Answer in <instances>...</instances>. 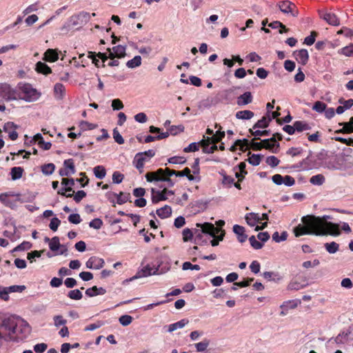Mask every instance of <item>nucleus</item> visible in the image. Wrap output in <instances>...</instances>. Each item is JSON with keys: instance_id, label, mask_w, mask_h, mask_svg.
Masks as SVG:
<instances>
[{"instance_id": "57", "label": "nucleus", "mask_w": 353, "mask_h": 353, "mask_svg": "<svg viewBox=\"0 0 353 353\" xmlns=\"http://www.w3.org/2000/svg\"><path fill=\"white\" fill-rule=\"evenodd\" d=\"M60 223L61 221L58 218L54 217L51 219L49 227L52 231L55 232L57 230Z\"/></svg>"}, {"instance_id": "15", "label": "nucleus", "mask_w": 353, "mask_h": 353, "mask_svg": "<svg viewBox=\"0 0 353 353\" xmlns=\"http://www.w3.org/2000/svg\"><path fill=\"white\" fill-rule=\"evenodd\" d=\"M43 55V59L48 62H54L59 59L58 52L54 49H48Z\"/></svg>"}, {"instance_id": "49", "label": "nucleus", "mask_w": 353, "mask_h": 353, "mask_svg": "<svg viewBox=\"0 0 353 353\" xmlns=\"http://www.w3.org/2000/svg\"><path fill=\"white\" fill-rule=\"evenodd\" d=\"M119 323L123 325V326H127L128 325H130L131 323H132V317L130 315H123L121 316L119 319Z\"/></svg>"}, {"instance_id": "17", "label": "nucleus", "mask_w": 353, "mask_h": 353, "mask_svg": "<svg viewBox=\"0 0 353 353\" xmlns=\"http://www.w3.org/2000/svg\"><path fill=\"white\" fill-rule=\"evenodd\" d=\"M321 17L327 21L330 25L332 26H339V19L337 16L332 12H327L325 13Z\"/></svg>"}, {"instance_id": "46", "label": "nucleus", "mask_w": 353, "mask_h": 353, "mask_svg": "<svg viewBox=\"0 0 353 353\" xmlns=\"http://www.w3.org/2000/svg\"><path fill=\"white\" fill-rule=\"evenodd\" d=\"M201 146V141L199 143H192L188 147L185 148L183 151L185 152H195L199 150Z\"/></svg>"}, {"instance_id": "8", "label": "nucleus", "mask_w": 353, "mask_h": 353, "mask_svg": "<svg viewBox=\"0 0 353 353\" xmlns=\"http://www.w3.org/2000/svg\"><path fill=\"white\" fill-rule=\"evenodd\" d=\"M104 263L105 262L103 259L97 256H92L88 260L85 265L89 269L99 270L103 268Z\"/></svg>"}, {"instance_id": "59", "label": "nucleus", "mask_w": 353, "mask_h": 353, "mask_svg": "<svg viewBox=\"0 0 353 353\" xmlns=\"http://www.w3.org/2000/svg\"><path fill=\"white\" fill-rule=\"evenodd\" d=\"M339 103L343 105L345 110H348L353 106V99H350L348 100L340 99L339 100Z\"/></svg>"}, {"instance_id": "45", "label": "nucleus", "mask_w": 353, "mask_h": 353, "mask_svg": "<svg viewBox=\"0 0 353 353\" xmlns=\"http://www.w3.org/2000/svg\"><path fill=\"white\" fill-rule=\"evenodd\" d=\"M265 162L268 165H269L272 168H274L279 164L280 161H279V159H278L277 157H276L274 156H270V157H268L266 158Z\"/></svg>"}, {"instance_id": "40", "label": "nucleus", "mask_w": 353, "mask_h": 353, "mask_svg": "<svg viewBox=\"0 0 353 353\" xmlns=\"http://www.w3.org/2000/svg\"><path fill=\"white\" fill-rule=\"evenodd\" d=\"M54 325L55 327H59L61 325L66 324L67 321L63 317L62 315H55L53 317Z\"/></svg>"}, {"instance_id": "3", "label": "nucleus", "mask_w": 353, "mask_h": 353, "mask_svg": "<svg viewBox=\"0 0 353 353\" xmlns=\"http://www.w3.org/2000/svg\"><path fill=\"white\" fill-rule=\"evenodd\" d=\"M196 227L201 228V233L208 234L214 238L211 241V245L212 246L218 245L219 241L223 239L225 231L223 230L214 227V225L212 223H196Z\"/></svg>"}, {"instance_id": "30", "label": "nucleus", "mask_w": 353, "mask_h": 353, "mask_svg": "<svg viewBox=\"0 0 353 353\" xmlns=\"http://www.w3.org/2000/svg\"><path fill=\"white\" fill-rule=\"evenodd\" d=\"M94 174L97 179H102L106 175V170L102 165H97L93 169Z\"/></svg>"}, {"instance_id": "5", "label": "nucleus", "mask_w": 353, "mask_h": 353, "mask_svg": "<svg viewBox=\"0 0 353 353\" xmlns=\"http://www.w3.org/2000/svg\"><path fill=\"white\" fill-rule=\"evenodd\" d=\"M278 6L280 10L285 14H290L294 17H297L299 14L296 6L290 1H281L279 3Z\"/></svg>"}, {"instance_id": "12", "label": "nucleus", "mask_w": 353, "mask_h": 353, "mask_svg": "<svg viewBox=\"0 0 353 353\" xmlns=\"http://www.w3.org/2000/svg\"><path fill=\"white\" fill-rule=\"evenodd\" d=\"M261 143H263V148L272 150V152L274 153L277 152V148L279 147V143L276 142L275 137L264 139L261 141Z\"/></svg>"}, {"instance_id": "44", "label": "nucleus", "mask_w": 353, "mask_h": 353, "mask_svg": "<svg viewBox=\"0 0 353 353\" xmlns=\"http://www.w3.org/2000/svg\"><path fill=\"white\" fill-rule=\"evenodd\" d=\"M339 52L346 57H353V45L341 48Z\"/></svg>"}, {"instance_id": "43", "label": "nucleus", "mask_w": 353, "mask_h": 353, "mask_svg": "<svg viewBox=\"0 0 353 353\" xmlns=\"http://www.w3.org/2000/svg\"><path fill=\"white\" fill-rule=\"evenodd\" d=\"M68 297L73 300H80L83 295L79 290H70L68 294Z\"/></svg>"}, {"instance_id": "21", "label": "nucleus", "mask_w": 353, "mask_h": 353, "mask_svg": "<svg viewBox=\"0 0 353 353\" xmlns=\"http://www.w3.org/2000/svg\"><path fill=\"white\" fill-rule=\"evenodd\" d=\"M245 221L250 226H254L257 223L260 222V216L259 214L250 212L245 215Z\"/></svg>"}, {"instance_id": "38", "label": "nucleus", "mask_w": 353, "mask_h": 353, "mask_svg": "<svg viewBox=\"0 0 353 353\" xmlns=\"http://www.w3.org/2000/svg\"><path fill=\"white\" fill-rule=\"evenodd\" d=\"M295 130L298 132H302L310 129L309 125L305 122L297 121L294 123Z\"/></svg>"}, {"instance_id": "13", "label": "nucleus", "mask_w": 353, "mask_h": 353, "mask_svg": "<svg viewBox=\"0 0 353 353\" xmlns=\"http://www.w3.org/2000/svg\"><path fill=\"white\" fill-rule=\"evenodd\" d=\"M252 100V93L250 92H245L237 97L236 103L239 106H244L251 103Z\"/></svg>"}, {"instance_id": "11", "label": "nucleus", "mask_w": 353, "mask_h": 353, "mask_svg": "<svg viewBox=\"0 0 353 353\" xmlns=\"http://www.w3.org/2000/svg\"><path fill=\"white\" fill-rule=\"evenodd\" d=\"M17 127L13 122H7L3 126L4 131L8 133L9 138L12 141L16 140L18 137V134L15 131Z\"/></svg>"}, {"instance_id": "9", "label": "nucleus", "mask_w": 353, "mask_h": 353, "mask_svg": "<svg viewBox=\"0 0 353 353\" xmlns=\"http://www.w3.org/2000/svg\"><path fill=\"white\" fill-rule=\"evenodd\" d=\"M296 60L302 65H305L309 59L308 52L305 49L296 50L293 53Z\"/></svg>"}, {"instance_id": "2", "label": "nucleus", "mask_w": 353, "mask_h": 353, "mask_svg": "<svg viewBox=\"0 0 353 353\" xmlns=\"http://www.w3.org/2000/svg\"><path fill=\"white\" fill-rule=\"evenodd\" d=\"M175 175L176 176H187L189 181H194V177L191 174L190 169L185 168L182 171H175L169 168L162 169L159 168L155 172H149L145 174V179L148 182L154 181H165L171 182V176Z\"/></svg>"}, {"instance_id": "54", "label": "nucleus", "mask_w": 353, "mask_h": 353, "mask_svg": "<svg viewBox=\"0 0 353 353\" xmlns=\"http://www.w3.org/2000/svg\"><path fill=\"white\" fill-rule=\"evenodd\" d=\"M257 139H259V138H256L255 137L252 141L249 144H248V146L250 145V147L252 148V150H256V151H258V150H261V149H263V143L261 142H255L254 141L255 140H257Z\"/></svg>"}, {"instance_id": "35", "label": "nucleus", "mask_w": 353, "mask_h": 353, "mask_svg": "<svg viewBox=\"0 0 353 353\" xmlns=\"http://www.w3.org/2000/svg\"><path fill=\"white\" fill-rule=\"evenodd\" d=\"M141 64V57L139 55L135 56L132 59L126 63V65L129 68H134Z\"/></svg>"}, {"instance_id": "29", "label": "nucleus", "mask_w": 353, "mask_h": 353, "mask_svg": "<svg viewBox=\"0 0 353 353\" xmlns=\"http://www.w3.org/2000/svg\"><path fill=\"white\" fill-rule=\"evenodd\" d=\"M324 247L326 251L330 254H334L339 250V245L334 241L325 243Z\"/></svg>"}, {"instance_id": "60", "label": "nucleus", "mask_w": 353, "mask_h": 353, "mask_svg": "<svg viewBox=\"0 0 353 353\" xmlns=\"http://www.w3.org/2000/svg\"><path fill=\"white\" fill-rule=\"evenodd\" d=\"M183 240L186 242L192 239L193 234L189 228H185L183 230Z\"/></svg>"}, {"instance_id": "64", "label": "nucleus", "mask_w": 353, "mask_h": 353, "mask_svg": "<svg viewBox=\"0 0 353 353\" xmlns=\"http://www.w3.org/2000/svg\"><path fill=\"white\" fill-rule=\"evenodd\" d=\"M47 347H48V345L46 343H38L34 346V350L37 353H43L46 350Z\"/></svg>"}, {"instance_id": "51", "label": "nucleus", "mask_w": 353, "mask_h": 353, "mask_svg": "<svg viewBox=\"0 0 353 353\" xmlns=\"http://www.w3.org/2000/svg\"><path fill=\"white\" fill-rule=\"evenodd\" d=\"M32 244L28 241H23L20 245H17L14 250L13 252L15 251H22L27 250L30 249Z\"/></svg>"}, {"instance_id": "63", "label": "nucleus", "mask_w": 353, "mask_h": 353, "mask_svg": "<svg viewBox=\"0 0 353 353\" xmlns=\"http://www.w3.org/2000/svg\"><path fill=\"white\" fill-rule=\"evenodd\" d=\"M68 221L71 223L79 224L81 221V219L79 214H72L68 216Z\"/></svg>"}, {"instance_id": "37", "label": "nucleus", "mask_w": 353, "mask_h": 353, "mask_svg": "<svg viewBox=\"0 0 353 353\" xmlns=\"http://www.w3.org/2000/svg\"><path fill=\"white\" fill-rule=\"evenodd\" d=\"M55 169V165L53 163H47L41 167V171L45 175L52 174Z\"/></svg>"}, {"instance_id": "7", "label": "nucleus", "mask_w": 353, "mask_h": 353, "mask_svg": "<svg viewBox=\"0 0 353 353\" xmlns=\"http://www.w3.org/2000/svg\"><path fill=\"white\" fill-rule=\"evenodd\" d=\"M216 143H214L212 138L210 137L203 136V139L201 141V146L203 148V152L205 153H213L217 150Z\"/></svg>"}, {"instance_id": "53", "label": "nucleus", "mask_w": 353, "mask_h": 353, "mask_svg": "<svg viewBox=\"0 0 353 353\" xmlns=\"http://www.w3.org/2000/svg\"><path fill=\"white\" fill-rule=\"evenodd\" d=\"M252 247L256 250L261 249L263 247V243L257 241L254 236H252L249 239Z\"/></svg>"}, {"instance_id": "10", "label": "nucleus", "mask_w": 353, "mask_h": 353, "mask_svg": "<svg viewBox=\"0 0 353 353\" xmlns=\"http://www.w3.org/2000/svg\"><path fill=\"white\" fill-rule=\"evenodd\" d=\"M108 50L109 51V58L111 59H113L114 57L122 58L125 55V47L121 45L113 47L112 52H111L110 48Z\"/></svg>"}, {"instance_id": "48", "label": "nucleus", "mask_w": 353, "mask_h": 353, "mask_svg": "<svg viewBox=\"0 0 353 353\" xmlns=\"http://www.w3.org/2000/svg\"><path fill=\"white\" fill-rule=\"evenodd\" d=\"M300 303V301H299ZM298 305V301H288L286 302H284L281 305V307L285 308L287 310L288 309H294Z\"/></svg>"}, {"instance_id": "22", "label": "nucleus", "mask_w": 353, "mask_h": 353, "mask_svg": "<svg viewBox=\"0 0 353 353\" xmlns=\"http://www.w3.org/2000/svg\"><path fill=\"white\" fill-rule=\"evenodd\" d=\"M248 144L249 141L248 139H238L235 141L234 144L230 147V150L234 152L236 150V147L238 146L241 151H245L248 147Z\"/></svg>"}, {"instance_id": "31", "label": "nucleus", "mask_w": 353, "mask_h": 353, "mask_svg": "<svg viewBox=\"0 0 353 353\" xmlns=\"http://www.w3.org/2000/svg\"><path fill=\"white\" fill-rule=\"evenodd\" d=\"M325 181V178L321 174H319L312 176L310 179V182L312 184L316 185H323Z\"/></svg>"}, {"instance_id": "52", "label": "nucleus", "mask_w": 353, "mask_h": 353, "mask_svg": "<svg viewBox=\"0 0 353 353\" xmlns=\"http://www.w3.org/2000/svg\"><path fill=\"white\" fill-rule=\"evenodd\" d=\"M10 291L8 288L0 286V299L8 301Z\"/></svg>"}, {"instance_id": "50", "label": "nucleus", "mask_w": 353, "mask_h": 353, "mask_svg": "<svg viewBox=\"0 0 353 353\" xmlns=\"http://www.w3.org/2000/svg\"><path fill=\"white\" fill-rule=\"evenodd\" d=\"M186 159L183 157H172L168 159V163L172 164H183Z\"/></svg>"}, {"instance_id": "58", "label": "nucleus", "mask_w": 353, "mask_h": 353, "mask_svg": "<svg viewBox=\"0 0 353 353\" xmlns=\"http://www.w3.org/2000/svg\"><path fill=\"white\" fill-rule=\"evenodd\" d=\"M124 178L123 174H121L119 172H114L112 174V181L114 183H121Z\"/></svg>"}, {"instance_id": "20", "label": "nucleus", "mask_w": 353, "mask_h": 353, "mask_svg": "<svg viewBox=\"0 0 353 353\" xmlns=\"http://www.w3.org/2000/svg\"><path fill=\"white\" fill-rule=\"evenodd\" d=\"M158 271V268H152L149 265L145 266L144 268L142 269V274H141L140 272L138 273L137 275L133 276L131 280H134L137 278H140L141 276H148L150 275H153L157 274Z\"/></svg>"}, {"instance_id": "39", "label": "nucleus", "mask_w": 353, "mask_h": 353, "mask_svg": "<svg viewBox=\"0 0 353 353\" xmlns=\"http://www.w3.org/2000/svg\"><path fill=\"white\" fill-rule=\"evenodd\" d=\"M263 156L261 155V154H252L249 159H248V161L250 164H252V165H254V166H256V165H259L261 163V158L263 157Z\"/></svg>"}, {"instance_id": "26", "label": "nucleus", "mask_w": 353, "mask_h": 353, "mask_svg": "<svg viewBox=\"0 0 353 353\" xmlns=\"http://www.w3.org/2000/svg\"><path fill=\"white\" fill-rule=\"evenodd\" d=\"M54 97L57 99H61L65 93V87L63 84L57 83L54 86Z\"/></svg>"}, {"instance_id": "24", "label": "nucleus", "mask_w": 353, "mask_h": 353, "mask_svg": "<svg viewBox=\"0 0 353 353\" xmlns=\"http://www.w3.org/2000/svg\"><path fill=\"white\" fill-rule=\"evenodd\" d=\"M157 215L161 219L169 217L172 214V208L170 206L165 205L157 210Z\"/></svg>"}, {"instance_id": "47", "label": "nucleus", "mask_w": 353, "mask_h": 353, "mask_svg": "<svg viewBox=\"0 0 353 353\" xmlns=\"http://www.w3.org/2000/svg\"><path fill=\"white\" fill-rule=\"evenodd\" d=\"M64 167L72 172V174H74L75 172V167L74 165V161L72 159H69L65 160L63 162Z\"/></svg>"}, {"instance_id": "56", "label": "nucleus", "mask_w": 353, "mask_h": 353, "mask_svg": "<svg viewBox=\"0 0 353 353\" xmlns=\"http://www.w3.org/2000/svg\"><path fill=\"white\" fill-rule=\"evenodd\" d=\"M182 269L183 270H199L201 269L199 265H192L190 262H184L182 265Z\"/></svg>"}, {"instance_id": "19", "label": "nucleus", "mask_w": 353, "mask_h": 353, "mask_svg": "<svg viewBox=\"0 0 353 353\" xmlns=\"http://www.w3.org/2000/svg\"><path fill=\"white\" fill-rule=\"evenodd\" d=\"M105 292L106 290L104 288L93 286L86 290L85 294L90 297H92L97 295H103L105 294Z\"/></svg>"}, {"instance_id": "16", "label": "nucleus", "mask_w": 353, "mask_h": 353, "mask_svg": "<svg viewBox=\"0 0 353 353\" xmlns=\"http://www.w3.org/2000/svg\"><path fill=\"white\" fill-rule=\"evenodd\" d=\"M233 232L237 235L239 242L243 243L246 241L248 236L245 234V228L243 226L234 225L233 226Z\"/></svg>"}, {"instance_id": "27", "label": "nucleus", "mask_w": 353, "mask_h": 353, "mask_svg": "<svg viewBox=\"0 0 353 353\" xmlns=\"http://www.w3.org/2000/svg\"><path fill=\"white\" fill-rule=\"evenodd\" d=\"M219 102L218 99L213 97H208L202 100L199 103V108H210L212 105H216Z\"/></svg>"}, {"instance_id": "25", "label": "nucleus", "mask_w": 353, "mask_h": 353, "mask_svg": "<svg viewBox=\"0 0 353 353\" xmlns=\"http://www.w3.org/2000/svg\"><path fill=\"white\" fill-rule=\"evenodd\" d=\"M254 114L253 112L250 110H241L238 111L236 113V117L238 119H242V120H249L251 119L254 117Z\"/></svg>"}, {"instance_id": "28", "label": "nucleus", "mask_w": 353, "mask_h": 353, "mask_svg": "<svg viewBox=\"0 0 353 353\" xmlns=\"http://www.w3.org/2000/svg\"><path fill=\"white\" fill-rule=\"evenodd\" d=\"M188 323V320L182 319V320H181V321H178L176 323L170 324L168 326V331L169 332H172L173 331H174V330H177V329L183 328Z\"/></svg>"}, {"instance_id": "1", "label": "nucleus", "mask_w": 353, "mask_h": 353, "mask_svg": "<svg viewBox=\"0 0 353 353\" xmlns=\"http://www.w3.org/2000/svg\"><path fill=\"white\" fill-rule=\"evenodd\" d=\"M328 216H315L307 215L301 219L303 225L299 224L294 228L295 236L299 237L305 234L316 236H339L341 234L339 225L327 221Z\"/></svg>"}, {"instance_id": "4", "label": "nucleus", "mask_w": 353, "mask_h": 353, "mask_svg": "<svg viewBox=\"0 0 353 353\" xmlns=\"http://www.w3.org/2000/svg\"><path fill=\"white\" fill-rule=\"evenodd\" d=\"M19 90L21 96H19L20 99L24 100L26 102H34L37 101L41 96V93L36 88L28 83H20L19 85Z\"/></svg>"}, {"instance_id": "23", "label": "nucleus", "mask_w": 353, "mask_h": 353, "mask_svg": "<svg viewBox=\"0 0 353 353\" xmlns=\"http://www.w3.org/2000/svg\"><path fill=\"white\" fill-rule=\"evenodd\" d=\"M46 242H49V248L50 250L54 252L57 251L61 247V244L59 242V238L58 236H54L52 239H50L48 237L45 238Z\"/></svg>"}, {"instance_id": "6", "label": "nucleus", "mask_w": 353, "mask_h": 353, "mask_svg": "<svg viewBox=\"0 0 353 353\" xmlns=\"http://www.w3.org/2000/svg\"><path fill=\"white\" fill-rule=\"evenodd\" d=\"M152 192V201L153 203H157L161 201H165L168 199L167 194L172 195L174 192L164 188L162 191L156 190L154 188L151 189Z\"/></svg>"}, {"instance_id": "62", "label": "nucleus", "mask_w": 353, "mask_h": 353, "mask_svg": "<svg viewBox=\"0 0 353 353\" xmlns=\"http://www.w3.org/2000/svg\"><path fill=\"white\" fill-rule=\"evenodd\" d=\"M112 107L114 110H119L123 108V104L120 99H116L112 100Z\"/></svg>"}, {"instance_id": "61", "label": "nucleus", "mask_w": 353, "mask_h": 353, "mask_svg": "<svg viewBox=\"0 0 353 353\" xmlns=\"http://www.w3.org/2000/svg\"><path fill=\"white\" fill-rule=\"evenodd\" d=\"M102 225L103 222L100 219H94L89 223L90 228H93L97 230L100 229Z\"/></svg>"}, {"instance_id": "32", "label": "nucleus", "mask_w": 353, "mask_h": 353, "mask_svg": "<svg viewBox=\"0 0 353 353\" xmlns=\"http://www.w3.org/2000/svg\"><path fill=\"white\" fill-rule=\"evenodd\" d=\"M23 169L21 167H14L11 169L10 174L12 180H17L22 177Z\"/></svg>"}, {"instance_id": "34", "label": "nucleus", "mask_w": 353, "mask_h": 353, "mask_svg": "<svg viewBox=\"0 0 353 353\" xmlns=\"http://www.w3.org/2000/svg\"><path fill=\"white\" fill-rule=\"evenodd\" d=\"M113 195L117 196V203L120 205L126 203L130 197V194L129 193L125 194L122 192H121L119 194L113 193Z\"/></svg>"}, {"instance_id": "18", "label": "nucleus", "mask_w": 353, "mask_h": 353, "mask_svg": "<svg viewBox=\"0 0 353 353\" xmlns=\"http://www.w3.org/2000/svg\"><path fill=\"white\" fill-rule=\"evenodd\" d=\"M35 70L38 73H41L44 75L49 74L52 72L51 68L46 63L41 61H39L36 63Z\"/></svg>"}, {"instance_id": "14", "label": "nucleus", "mask_w": 353, "mask_h": 353, "mask_svg": "<svg viewBox=\"0 0 353 353\" xmlns=\"http://www.w3.org/2000/svg\"><path fill=\"white\" fill-rule=\"evenodd\" d=\"M339 125L343 126L341 129L337 130L336 133L350 134L353 132V117H350L348 122H341Z\"/></svg>"}, {"instance_id": "55", "label": "nucleus", "mask_w": 353, "mask_h": 353, "mask_svg": "<svg viewBox=\"0 0 353 353\" xmlns=\"http://www.w3.org/2000/svg\"><path fill=\"white\" fill-rule=\"evenodd\" d=\"M316 36V32L315 31L311 32L310 35L305 38L304 43L307 46L312 45L315 42Z\"/></svg>"}, {"instance_id": "41", "label": "nucleus", "mask_w": 353, "mask_h": 353, "mask_svg": "<svg viewBox=\"0 0 353 353\" xmlns=\"http://www.w3.org/2000/svg\"><path fill=\"white\" fill-rule=\"evenodd\" d=\"M326 107H327V105L325 103L318 101L314 103L312 110L319 113H322L323 112H324L325 110Z\"/></svg>"}, {"instance_id": "36", "label": "nucleus", "mask_w": 353, "mask_h": 353, "mask_svg": "<svg viewBox=\"0 0 353 353\" xmlns=\"http://www.w3.org/2000/svg\"><path fill=\"white\" fill-rule=\"evenodd\" d=\"M209 345H210L209 340L207 339H205L202 341L195 343L194 346L198 352H204L207 350Z\"/></svg>"}, {"instance_id": "42", "label": "nucleus", "mask_w": 353, "mask_h": 353, "mask_svg": "<svg viewBox=\"0 0 353 353\" xmlns=\"http://www.w3.org/2000/svg\"><path fill=\"white\" fill-rule=\"evenodd\" d=\"M287 237H288V233L287 232H283L281 234V236H279V234L278 232H274V234H272V239L275 241V242H281V241H285L287 239Z\"/></svg>"}, {"instance_id": "33", "label": "nucleus", "mask_w": 353, "mask_h": 353, "mask_svg": "<svg viewBox=\"0 0 353 353\" xmlns=\"http://www.w3.org/2000/svg\"><path fill=\"white\" fill-rule=\"evenodd\" d=\"M271 120H272V119H270V118L267 119L265 117H263L261 119L259 120L254 125L252 129L267 128Z\"/></svg>"}]
</instances>
